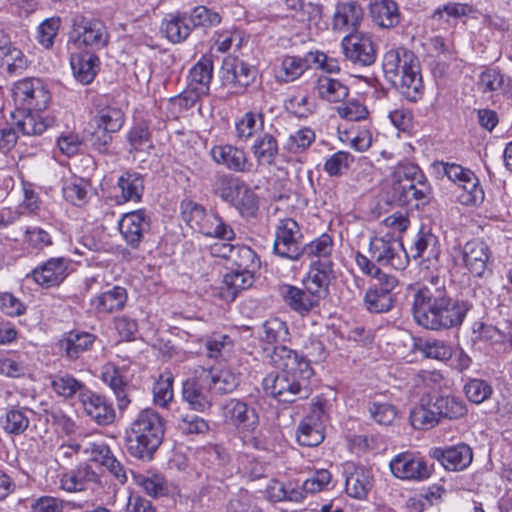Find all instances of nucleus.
Segmentation results:
<instances>
[{
  "label": "nucleus",
  "mask_w": 512,
  "mask_h": 512,
  "mask_svg": "<svg viewBox=\"0 0 512 512\" xmlns=\"http://www.w3.org/2000/svg\"><path fill=\"white\" fill-rule=\"evenodd\" d=\"M251 151L259 165H271L278 153L277 140L270 133H264L255 139Z\"/></svg>",
  "instance_id": "nucleus-45"
},
{
  "label": "nucleus",
  "mask_w": 512,
  "mask_h": 512,
  "mask_svg": "<svg viewBox=\"0 0 512 512\" xmlns=\"http://www.w3.org/2000/svg\"><path fill=\"white\" fill-rule=\"evenodd\" d=\"M29 413H31V411L27 408L11 406L7 408L5 414L1 416L0 425L6 433L20 435L29 427Z\"/></svg>",
  "instance_id": "nucleus-40"
},
{
  "label": "nucleus",
  "mask_w": 512,
  "mask_h": 512,
  "mask_svg": "<svg viewBox=\"0 0 512 512\" xmlns=\"http://www.w3.org/2000/svg\"><path fill=\"white\" fill-rule=\"evenodd\" d=\"M95 337L88 332L70 331L60 342L61 348L69 359H77L81 353L89 350Z\"/></svg>",
  "instance_id": "nucleus-41"
},
{
  "label": "nucleus",
  "mask_w": 512,
  "mask_h": 512,
  "mask_svg": "<svg viewBox=\"0 0 512 512\" xmlns=\"http://www.w3.org/2000/svg\"><path fill=\"white\" fill-rule=\"evenodd\" d=\"M302 238L300 227L294 219H279L275 226L274 253L291 261L299 260L303 255Z\"/></svg>",
  "instance_id": "nucleus-15"
},
{
  "label": "nucleus",
  "mask_w": 512,
  "mask_h": 512,
  "mask_svg": "<svg viewBox=\"0 0 512 512\" xmlns=\"http://www.w3.org/2000/svg\"><path fill=\"white\" fill-rule=\"evenodd\" d=\"M149 229V220L144 210L126 213L119 221V230L127 244L137 247L143 234Z\"/></svg>",
  "instance_id": "nucleus-26"
},
{
  "label": "nucleus",
  "mask_w": 512,
  "mask_h": 512,
  "mask_svg": "<svg viewBox=\"0 0 512 512\" xmlns=\"http://www.w3.org/2000/svg\"><path fill=\"white\" fill-rule=\"evenodd\" d=\"M118 187L121 190V196L125 202L140 201L144 191V181L142 176L136 172H124L118 178Z\"/></svg>",
  "instance_id": "nucleus-46"
},
{
  "label": "nucleus",
  "mask_w": 512,
  "mask_h": 512,
  "mask_svg": "<svg viewBox=\"0 0 512 512\" xmlns=\"http://www.w3.org/2000/svg\"><path fill=\"white\" fill-rule=\"evenodd\" d=\"M390 181L392 199L400 205H407L412 200L425 197L424 191L417 188V184L424 185V175L417 165L399 164L394 168Z\"/></svg>",
  "instance_id": "nucleus-8"
},
{
  "label": "nucleus",
  "mask_w": 512,
  "mask_h": 512,
  "mask_svg": "<svg viewBox=\"0 0 512 512\" xmlns=\"http://www.w3.org/2000/svg\"><path fill=\"white\" fill-rule=\"evenodd\" d=\"M25 114L17 121V128L27 136L40 135L53 124V119L42 112L24 111Z\"/></svg>",
  "instance_id": "nucleus-47"
},
{
  "label": "nucleus",
  "mask_w": 512,
  "mask_h": 512,
  "mask_svg": "<svg viewBox=\"0 0 512 512\" xmlns=\"http://www.w3.org/2000/svg\"><path fill=\"white\" fill-rule=\"evenodd\" d=\"M135 483L143 491L152 497L165 496L170 492L171 486L165 478L158 473L147 471L146 473L133 474Z\"/></svg>",
  "instance_id": "nucleus-44"
},
{
  "label": "nucleus",
  "mask_w": 512,
  "mask_h": 512,
  "mask_svg": "<svg viewBox=\"0 0 512 512\" xmlns=\"http://www.w3.org/2000/svg\"><path fill=\"white\" fill-rule=\"evenodd\" d=\"M365 307L372 313H384L393 306L392 294L379 291L378 287H371L364 297Z\"/></svg>",
  "instance_id": "nucleus-58"
},
{
  "label": "nucleus",
  "mask_w": 512,
  "mask_h": 512,
  "mask_svg": "<svg viewBox=\"0 0 512 512\" xmlns=\"http://www.w3.org/2000/svg\"><path fill=\"white\" fill-rule=\"evenodd\" d=\"M479 338L494 346L496 350L506 351L512 344L510 335L493 325H482Z\"/></svg>",
  "instance_id": "nucleus-62"
},
{
  "label": "nucleus",
  "mask_w": 512,
  "mask_h": 512,
  "mask_svg": "<svg viewBox=\"0 0 512 512\" xmlns=\"http://www.w3.org/2000/svg\"><path fill=\"white\" fill-rule=\"evenodd\" d=\"M213 77V62L210 56H202L190 69L188 75V89L191 94L184 99L193 105L202 95H206Z\"/></svg>",
  "instance_id": "nucleus-18"
},
{
  "label": "nucleus",
  "mask_w": 512,
  "mask_h": 512,
  "mask_svg": "<svg viewBox=\"0 0 512 512\" xmlns=\"http://www.w3.org/2000/svg\"><path fill=\"white\" fill-rule=\"evenodd\" d=\"M332 267L330 260L313 262L304 280V287L319 299L325 298L329 292L330 282L334 278Z\"/></svg>",
  "instance_id": "nucleus-21"
},
{
  "label": "nucleus",
  "mask_w": 512,
  "mask_h": 512,
  "mask_svg": "<svg viewBox=\"0 0 512 512\" xmlns=\"http://www.w3.org/2000/svg\"><path fill=\"white\" fill-rule=\"evenodd\" d=\"M278 292L285 304L301 315L308 314L319 305L321 300L305 287L300 289L291 284L279 285Z\"/></svg>",
  "instance_id": "nucleus-22"
},
{
  "label": "nucleus",
  "mask_w": 512,
  "mask_h": 512,
  "mask_svg": "<svg viewBox=\"0 0 512 512\" xmlns=\"http://www.w3.org/2000/svg\"><path fill=\"white\" fill-rule=\"evenodd\" d=\"M27 58L23 52L12 46L7 36L0 31V68L10 74H20L27 67Z\"/></svg>",
  "instance_id": "nucleus-35"
},
{
  "label": "nucleus",
  "mask_w": 512,
  "mask_h": 512,
  "mask_svg": "<svg viewBox=\"0 0 512 512\" xmlns=\"http://www.w3.org/2000/svg\"><path fill=\"white\" fill-rule=\"evenodd\" d=\"M217 193L223 200L232 203L243 216H253L258 210L255 192L237 178L221 177L217 182Z\"/></svg>",
  "instance_id": "nucleus-12"
},
{
  "label": "nucleus",
  "mask_w": 512,
  "mask_h": 512,
  "mask_svg": "<svg viewBox=\"0 0 512 512\" xmlns=\"http://www.w3.org/2000/svg\"><path fill=\"white\" fill-rule=\"evenodd\" d=\"M108 34L105 26L98 20L87 19L83 16H75L73 19V31L68 48L75 50H94L106 45Z\"/></svg>",
  "instance_id": "nucleus-14"
},
{
  "label": "nucleus",
  "mask_w": 512,
  "mask_h": 512,
  "mask_svg": "<svg viewBox=\"0 0 512 512\" xmlns=\"http://www.w3.org/2000/svg\"><path fill=\"white\" fill-rule=\"evenodd\" d=\"M189 21L193 27L208 28L218 25L221 22V16L217 11L206 6H197L191 11Z\"/></svg>",
  "instance_id": "nucleus-63"
},
{
  "label": "nucleus",
  "mask_w": 512,
  "mask_h": 512,
  "mask_svg": "<svg viewBox=\"0 0 512 512\" xmlns=\"http://www.w3.org/2000/svg\"><path fill=\"white\" fill-rule=\"evenodd\" d=\"M210 155L214 162L232 171L248 172L252 167L245 151L231 144L214 145L210 149Z\"/></svg>",
  "instance_id": "nucleus-23"
},
{
  "label": "nucleus",
  "mask_w": 512,
  "mask_h": 512,
  "mask_svg": "<svg viewBox=\"0 0 512 512\" xmlns=\"http://www.w3.org/2000/svg\"><path fill=\"white\" fill-rule=\"evenodd\" d=\"M418 350L426 358L439 361L449 360L453 355L452 347L443 340L430 339L418 345Z\"/></svg>",
  "instance_id": "nucleus-60"
},
{
  "label": "nucleus",
  "mask_w": 512,
  "mask_h": 512,
  "mask_svg": "<svg viewBox=\"0 0 512 512\" xmlns=\"http://www.w3.org/2000/svg\"><path fill=\"white\" fill-rule=\"evenodd\" d=\"M385 77L398 85L402 95L409 101L416 102L423 95V82L417 56L404 47L388 50L382 61Z\"/></svg>",
  "instance_id": "nucleus-3"
},
{
  "label": "nucleus",
  "mask_w": 512,
  "mask_h": 512,
  "mask_svg": "<svg viewBox=\"0 0 512 512\" xmlns=\"http://www.w3.org/2000/svg\"><path fill=\"white\" fill-rule=\"evenodd\" d=\"M373 22L382 28H391L399 23V9L393 0H373L370 3Z\"/></svg>",
  "instance_id": "nucleus-37"
},
{
  "label": "nucleus",
  "mask_w": 512,
  "mask_h": 512,
  "mask_svg": "<svg viewBox=\"0 0 512 512\" xmlns=\"http://www.w3.org/2000/svg\"><path fill=\"white\" fill-rule=\"evenodd\" d=\"M270 359L281 373H270L263 379L262 385L266 394L285 403H292L310 396L312 388L309 379L314 371L306 358L280 345L273 348Z\"/></svg>",
  "instance_id": "nucleus-1"
},
{
  "label": "nucleus",
  "mask_w": 512,
  "mask_h": 512,
  "mask_svg": "<svg viewBox=\"0 0 512 512\" xmlns=\"http://www.w3.org/2000/svg\"><path fill=\"white\" fill-rule=\"evenodd\" d=\"M410 421L412 426L419 430L435 427L440 419L436 408H434L433 400L422 403L419 407L415 408L410 414Z\"/></svg>",
  "instance_id": "nucleus-51"
},
{
  "label": "nucleus",
  "mask_w": 512,
  "mask_h": 512,
  "mask_svg": "<svg viewBox=\"0 0 512 512\" xmlns=\"http://www.w3.org/2000/svg\"><path fill=\"white\" fill-rule=\"evenodd\" d=\"M174 376L172 372L165 370L160 375L153 386L154 403L160 407H167L172 401Z\"/></svg>",
  "instance_id": "nucleus-56"
},
{
  "label": "nucleus",
  "mask_w": 512,
  "mask_h": 512,
  "mask_svg": "<svg viewBox=\"0 0 512 512\" xmlns=\"http://www.w3.org/2000/svg\"><path fill=\"white\" fill-rule=\"evenodd\" d=\"M16 107L22 111L44 112L51 101L47 85L39 78H26L17 81L12 88Z\"/></svg>",
  "instance_id": "nucleus-9"
},
{
  "label": "nucleus",
  "mask_w": 512,
  "mask_h": 512,
  "mask_svg": "<svg viewBox=\"0 0 512 512\" xmlns=\"http://www.w3.org/2000/svg\"><path fill=\"white\" fill-rule=\"evenodd\" d=\"M411 250L413 257H423L426 259L437 258L439 254L438 240L429 230H420L414 240Z\"/></svg>",
  "instance_id": "nucleus-52"
},
{
  "label": "nucleus",
  "mask_w": 512,
  "mask_h": 512,
  "mask_svg": "<svg viewBox=\"0 0 512 512\" xmlns=\"http://www.w3.org/2000/svg\"><path fill=\"white\" fill-rule=\"evenodd\" d=\"M473 12L474 9L469 4L449 2L435 9L432 18L436 21H444L448 25H453L458 20H461L462 18L469 16Z\"/></svg>",
  "instance_id": "nucleus-50"
},
{
  "label": "nucleus",
  "mask_w": 512,
  "mask_h": 512,
  "mask_svg": "<svg viewBox=\"0 0 512 512\" xmlns=\"http://www.w3.org/2000/svg\"><path fill=\"white\" fill-rule=\"evenodd\" d=\"M182 395L189 406L199 412L211 407V401L203 390L202 385L195 379L183 383Z\"/></svg>",
  "instance_id": "nucleus-48"
},
{
  "label": "nucleus",
  "mask_w": 512,
  "mask_h": 512,
  "mask_svg": "<svg viewBox=\"0 0 512 512\" xmlns=\"http://www.w3.org/2000/svg\"><path fill=\"white\" fill-rule=\"evenodd\" d=\"M220 409L224 424L235 430L242 438L253 433L259 425L257 410L240 399H227Z\"/></svg>",
  "instance_id": "nucleus-13"
},
{
  "label": "nucleus",
  "mask_w": 512,
  "mask_h": 512,
  "mask_svg": "<svg viewBox=\"0 0 512 512\" xmlns=\"http://www.w3.org/2000/svg\"><path fill=\"white\" fill-rule=\"evenodd\" d=\"M52 244L51 235L43 228L32 226L25 229L23 245L28 251L38 253Z\"/></svg>",
  "instance_id": "nucleus-57"
},
{
  "label": "nucleus",
  "mask_w": 512,
  "mask_h": 512,
  "mask_svg": "<svg viewBox=\"0 0 512 512\" xmlns=\"http://www.w3.org/2000/svg\"><path fill=\"white\" fill-rule=\"evenodd\" d=\"M479 86L485 92L503 88L506 93L512 94L511 80L507 79V83H505L503 75L495 69H487L480 74Z\"/></svg>",
  "instance_id": "nucleus-61"
},
{
  "label": "nucleus",
  "mask_w": 512,
  "mask_h": 512,
  "mask_svg": "<svg viewBox=\"0 0 512 512\" xmlns=\"http://www.w3.org/2000/svg\"><path fill=\"white\" fill-rule=\"evenodd\" d=\"M181 217L187 225L200 234L231 241L235 238L233 228L225 222L216 210H206L201 204L192 200L181 203Z\"/></svg>",
  "instance_id": "nucleus-6"
},
{
  "label": "nucleus",
  "mask_w": 512,
  "mask_h": 512,
  "mask_svg": "<svg viewBox=\"0 0 512 512\" xmlns=\"http://www.w3.org/2000/svg\"><path fill=\"white\" fill-rule=\"evenodd\" d=\"M201 378L208 383L210 389L221 394L233 392L239 384V375L228 367L203 371Z\"/></svg>",
  "instance_id": "nucleus-36"
},
{
  "label": "nucleus",
  "mask_w": 512,
  "mask_h": 512,
  "mask_svg": "<svg viewBox=\"0 0 512 512\" xmlns=\"http://www.w3.org/2000/svg\"><path fill=\"white\" fill-rule=\"evenodd\" d=\"M232 340L226 334L213 333L205 339L206 355L211 359H218L224 352L232 348Z\"/></svg>",
  "instance_id": "nucleus-64"
},
{
  "label": "nucleus",
  "mask_w": 512,
  "mask_h": 512,
  "mask_svg": "<svg viewBox=\"0 0 512 512\" xmlns=\"http://www.w3.org/2000/svg\"><path fill=\"white\" fill-rule=\"evenodd\" d=\"M50 386L52 390L60 397L63 398H71L73 396H78L80 399V394L86 392L88 389L86 386L79 380H77L74 376L59 372L49 376Z\"/></svg>",
  "instance_id": "nucleus-39"
},
{
  "label": "nucleus",
  "mask_w": 512,
  "mask_h": 512,
  "mask_svg": "<svg viewBox=\"0 0 512 512\" xmlns=\"http://www.w3.org/2000/svg\"><path fill=\"white\" fill-rule=\"evenodd\" d=\"M162 31L170 42L179 43L189 36L191 26L184 15L171 14L163 20Z\"/></svg>",
  "instance_id": "nucleus-49"
},
{
  "label": "nucleus",
  "mask_w": 512,
  "mask_h": 512,
  "mask_svg": "<svg viewBox=\"0 0 512 512\" xmlns=\"http://www.w3.org/2000/svg\"><path fill=\"white\" fill-rule=\"evenodd\" d=\"M164 435L161 416L152 409L138 413L126 431L127 448L137 458L150 457L157 449Z\"/></svg>",
  "instance_id": "nucleus-5"
},
{
  "label": "nucleus",
  "mask_w": 512,
  "mask_h": 512,
  "mask_svg": "<svg viewBox=\"0 0 512 512\" xmlns=\"http://www.w3.org/2000/svg\"><path fill=\"white\" fill-rule=\"evenodd\" d=\"M80 402L86 413L98 424L107 425L113 422L115 412L105 397L87 390L80 394Z\"/></svg>",
  "instance_id": "nucleus-28"
},
{
  "label": "nucleus",
  "mask_w": 512,
  "mask_h": 512,
  "mask_svg": "<svg viewBox=\"0 0 512 512\" xmlns=\"http://www.w3.org/2000/svg\"><path fill=\"white\" fill-rule=\"evenodd\" d=\"M434 408L437 410L439 419L445 418L455 420L467 414L465 402L455 395H441L433 399Z\"/></svg>",
  "instance_id": "nucleus-43"
},
{
  "label": "nucleus",
  "mask_w": 512,
  "mask_h": 512,
  "mask_svg": "<svg viewBox=\"0 0 512 512\" xmlns=\"http://www.w3.org/2000/svg\"><path fill=\"white\" fill-rule=\"evenodd\" d=\"M362 16V9L357 3H338L333 14L332 28L339 32L355 29L360 24Z\"/></svg>",
  "instance_id": "nucleus-33"
},
{
  "label": "nucleus",
  "mask_w": 512,
  "mask_h": 512,
  "mask_svg": "<svg viewBox=\"0 0 512 512\" xmlns=\"http://www.w3.org/2000/svg\"><path fill=\"white\" fill-rule=\"evenodd\" d=\"M70 52V66L75 79L82 84H89L97 74L98 57L89 50H75Z\"/></svg>",
  "instance_id": "nucleus-27"
},
{
  "label": "nucleus",
  "mask_w": 512,
  "mask_h": 512,
  "mask_svg": "<svg viewBox=\"0 0 512 512\" xmlns=\"http://www.w3.org/2000/svg\"><path fill=\"white\" fill-rule=\"evenodd\" d=\"M101 380L113 391L120 410L126 409L131 400L128 397V384L123 379L120 369L108 362L100 369Z\"/></svg>",
  "instance_id": "nucleus-30"
},
{
  "label": "nucleus",
  "mask_w": 512,
  "mask_h": 512,
  "mask_svg": "<svg viewBox=\"0 0 512 512\" xmlns=\"http://www.w3.org/2000/svg\"><path fill=\"white\" fill-rule=\"evenodd\" d=\"M322 414L321 409H315L301 421L297 431V441L300 445L317 446L324 440Z\"/></svg>",
  "instance_id": "nucleus-31"
},
{
  "label": "nucleus",
  "mask_w": 512,
  "mask_h": 512,
  "mask_svg": "<svg viewBox=\"0 0 512 512\" xmlns=\"http://www.w3.org/2000/svg\"><path fill=\"white\" fill-rule=\"evenodd\" d=\"M92 123L103 132L99 137L98 148L105 147L111 141V133L121 129L124 124V114L121 109L116 107H104L92 118Z\"/></svg>",
  "instance_id": "nucleus-25"
},
{
  "label": "nucleus",
  "mask_w": 512,
  "mask_h": 512,
  "mask_svg": "<svg viewBox=\"0 0 512 512\" xmlns=\"http://www.w3.org/2000/svg\"><path fill=\"white\" fill-rule=\"evenodd\" d=\"M70 262L66 258H50L41 266L36 267L28 277L42 287L58 286L68 276Z\"/></svg>",
  "instance_id": "nucleus-19"
},
{
  "label": "nucleus",
  "mask_w": 512,
  "mask_h": 512,
  "mask_svg": "<svg viewBox=\"0 0 512 512\" xmlns=\"http://www.w3.org/2000/svg\"><path fill=\"white\" fill-rule=\"evenodd\" d=\"M453 263L463 268L471 277L484 278L490 272L493 253L490 246L483 240L473 239L463 246L453 248Z\"/></svg>",
  "instance_id": "nucleus-7"
},
{
  "label": "nucleus",
  "mask_w": 512,
  "mask_h": 512,
  "mask_svg": "<svg viewBox=\"0 0 512 512\" xmlns=\"http://www.w3.org/2000/svg\"><path fill=\"white\" fill-rule=\"evenodd\" d=\"M315 91L320 99L330 103L340 102L349 94V89L344 83L329 76L318 77Z\"/></svg>",
  "instance_id": "nucleus-38"
},
{
  "label": "nucleus",
  "mask_w": 512,
  "mask_h": 512,
  "mask_svg": "<svg viewBox=\"0 0 512 512\" xmlns=\"http://www.w3.org/2000/svg\"><path fill=\"white\" fill-rule=\"evenodd\" d=\"M285 108L288 112L300 118H306L314 113L316 104L304 91H296L285 100Z\"/></svg>",
  "instance_id": "nucleus-53"
},
{
  "label": "nucleus",
  "mask_w": 512,
  "mask_h": 512,
  "mask_svg": "<svg viewBox=\"0 0 512 512\" xmlns=\"http://www.w3.org/2000/svg\"><path fill=\"white\" fill-rule=\"evenodd\" d=\"M127 299L126 289L121 286H114L112 289L92 297L90 305L96 313L108 314L122 310Z\"/></svg>",
  "instance_id": "nucleus-32"
},
{
  "label": "nucleus",
  "mask_w": 512,
  "mask_h": 512,
  "mask_svg": "<svg viewBox=\"0 0 512 512\" xmlns=\"http://www.w3.org/2000/svg\"><path fill=\"white\" fill-rule=\"evenodd\" d=\"M434 168L462 189V193L458 196L461 204L469 206L483 200L484 194L479 185V180L470 169L448 162H436Z\"/></svg>",
  "instance_id": "nucleus-10"
},
{
  "label": "nucleus",
  "mask_w": 512,
  "mask_h": 512,
  "mask_svg": "<svg viewBox=\"0 0 512 512\" xmlns=\"http://www.w3.org/2000/svg\"><path fill=\"white\" fill-rule=\"evenodd\" d=\"M341 46L345 57L355 64L369 66L376 60L377 45L371 34L357 32L342 39Z\"/></svg>",
  "instance_id": "nucleus-17"
},
{
  "label": "nucleus",
  "mask_w": 512,
  "mask_h": 512,
  "mask_svg": "<svg viewBox=\"0 0 512 512\" xmlns=\"http://www.w3.org/2000/svg\"><path fill=\"white\" fill-rule=\"evenodd\" d=\"M468 311L464 302L452 301L429 287L418 288L413 297L412 313L415 321L432 330L460 325Z\"/></svg>",
  "instance_id": "nucleus-2"
},
{
  "label": "nucleus",
  "mask_w": 512,
  "mask_h": 512,
  "mask_svg": "<svg viewBox=\"0 0 512 512\" xmlns=\"http://www.w3.org/2000/svg\"><path fill=\"white\" fill-rule=\"evenodd\" d=\"M315 132L309 127H302L289 134L284 149L293 155L305 152L315 141Z\"/></svg>",
  "instance_id": "nucleus-55"
},
{
  "label": "nucleus",
  "mask_w": 512,
  "mask_h": 512,
  "mask_svg": "<svg viewBox=\"0 0 512 512\" xmlns=\"http://www.w3.org/2000/svg\"><path fill=\"white\" fill-rule=\"evenodd\" d=\"M88 187L86 180L73 176L63 181L62 193L68 202L81 206L87 200Z\"/></svg>",
  "instance_id": "nucleus-54"
},
{
  "label": "nucleus",
  "mask_w": 512,
  "mask_h": 512,
  "mask_svg": "<svg viewBox=\"0 0 512 512\" xmlns=\"http://www.w3.org/2000/svg\"><path fill=\"white\" fill-rule=\"evenodd\" d=\"M284 8L303 23L317 24L322 17V6L304 0H284Z\"/></svg>",
  "instance_id": "nucleus-42"
},
{
  "label": "nucleus",
  "mask_w": 512,
  "mask_h": 512,
  "mask_svg": "<svg viewBox=\"0 0 512 512\" xmlns=\"http://www.w3.org/2000/svg\"><path fill=\"white\" fill-rule=\"evenodd\" d=\"M369 252L380 265L396 270L405 269L409 263L400 237L392 236L389 233L372 237L369 243Z\"/></svg>",
  "instance_id": "nucleus-11"
},
{
  "label": "nucleus",
  "mask_w": 512,
  "mask_h": 512,
  "mask_svg": "<svg viewBox=\"0 0 512 512\" xmlns=\"http://www.w3.org/2000/svg\"><path fill=\"white\" fill-rule=\"evenodd\" d=\"M429 455L449 471L463 470L471 464L473 459L472 450L466 444L447 448L434 447L430 450Z\"/></svg>",
  "instance_id": "nucleus-20"
},
{
  "label": "nucleus",
  "mask_w": 512,
  "mask_h": 512,
  "mask_svg": "<svg viewBox=\"0 0 512 512\" xmlns=\"http://www.w3.org/2000/svg\"><path fill=\"white\" fill-rule=\"evenodd\" d=\"M463 391L471 403L481 404L491 397L493 388L487 381L474 378L465 383Z\"/></svg>",
  "instance_id": "nucleus-59"
},
{
  "label": "nucleus",
  "mask_w": 512,
  "mask_h": 512,
  "mask_svg": "<svg viewBox=\"0 0 512 512\" xmlns=\"http://www.w3.org/2000/svg\"><path fill=\"white\" fill-rule=\"evenodd\" d=\"M346 493L355 499H365L372 488L371 472L354 463H347L344 469Z\"/></svg>",
  "instance_id": "nucleus-24"
},
{
  "label": "nucleus",
  "mask_w": 512,
  "mask_h": 512,
  "mask_svg": "<svg viewBox=\"0 0 512 512\" xmlns=\"http://www.w3.org/2000/svg\"><path fill=\"white\" fill-rule=\"evenodd\" d=\"M312 59L311 51L303 56H284L276 69V79L283 83H289L299 79L307 70L312 68Z\"/></svg>",
  "instance_id": "nucleus-29"
},
{
  "label": "nucleus",
  "mask_w": 512,
  "mask_h": 512,
  "mask_svg": "<svg viewBox=\"0 0 512 512\" xmlns=\"http://www.w3.org/2000/svg\"><path fill=\"white\" fill-rule=\"evenodd\" d=\"M235 135L240 141H248L264 128V114L262 106H255L253 110L245 112L235 120Z\"/></svg>",
  "instance_id": "nucleus-34"
},
{
  "label": "nucleus",
  "mask_w": 512,
  "mask_h": 512,
  "mask_svg": "<svg viewBox=\"0 0 512 512\" xmlns=\"http://www.w3.org/2000/svg\"><path fill=\"white\" fill-rule=\"evenodd\" d=\"M392 475L400 480L424 481L431 475L426 461L417 453L401 452L389 462Z\"/></svg>",
  "instance_id": "nucleus-16"
},
{
  "label": "nucleus",
  "mask_w": 512,
  "mask_h": 512,
  "mask_svg": "<svg viewBox=\"0 0 512 512\" xmlns=\"http://www.w3.org/2000/svg\"><path fill=\"white\" fill-rule=\"evenodd\" d=\"M229 261L236 270L226 273L221 284L213 292L225 302L234 301L239 292L252 286L253 273L260 266L257 254L246 245H233Z\"/></svg>",
  "instance_id": "nucleus-4"
}]
</instances>
